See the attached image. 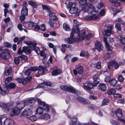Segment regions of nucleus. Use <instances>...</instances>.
Segmentation results:
<instances>
[{
  "label": "nucleus",
  "mask_w": 125,
  "mask_h": 125,
  "mask_svg": "<svg viewBox=\"0 0 125 125\" xmlns=\"http://www.w3.org/2000/svg\"><path fill=\"white\" fill-rule=\"evenodd\" d=\"M113 3V5L115 6L118 7L120 6V3L118 1V0H109Z\"/></svg>",
  "instance_id": "obj_31"
},
{
  "label": "nucleus",
  "mask_w": 125,
  "mask_h": 125,
  "mask_svg": "<svg viewBox=\"0 0 125 125\" xmlns=\"http://www.w3.org/2000/svg\"><path fill=\"white\" fill-rule=\"evenodd\" d=\"M29 103L31 104L30 105H32L35 102V100L34 99H30L28 101Z\"/></svg>",
  "instance_id": "obj_59"
},
{
  "label": "nucleus",
  "mask_w": 125,
  "mask_h": 125,
  "mask_svg": "<svg viewBox=\"0 0 125 125\" xmlns=\"http://www.w3.org/2000/svg\"><path fill=\"white\" fill-rule=\"evenodd\" d=\"M40 118L45 120H49L50 119V117L48 114L44 113L43 115L40 116Z\"/></svg>",
  "instance_id": "obj_27"
},
{
  "label": "nucleus",
  "mask_w": 125,
  "mask_h": 125,
  "mask_svg": "<svg viewBox=\"0 0 125 125\" xmlns=\"http://www.w3.org/2000/svg\"><path fill=\"white\" fill-rule=\"evenodd\" d=\"M115 27L116 28L118 31H120L121 30V25L119 23H117L116 24L115 26Z\"/></svg>",
  "instance_id": "obj_43"
},
{
  "label": "nucleus",
  "mask_w": 125,
  "mask_h": 125,
  "mask_svg": "<svg viewBox=\"0 0 125 125\" xmlns=\"http://www.w3.org/2000/svg\"><path fill=\"white\" fill-rule=\"evenodd\" d=\"M118 80L119 82H122L124 81V78L122 75H120L118 77Z\"/></svg>",
  "instance_id": "obj_50"
},
{
  "label": "nucleus",
  "mask_w": 125,
  "mask_h": 125,
  "mask_svg": "<svg viewBox=\"0 0 125 125\" xmlns=\"http://www.w3.org/2000/svg\"><path fill=\"white\" fill-rule=\"evenodd\" d=\"M64 29L66 31H69L70 30V28L68 24L66 23H64L63 25Z\"/></svg>",
  "instance_id": "obj_33"
},
{
  "label": "nucleus",
  "mask_w": 125,
  "mask_h": 125,
  "mask_svg": "<svg viewBox=\"0 0 125 125\" xmlns=\"http://www.w3.org/2000/svg\"><path fill=\"white\" fill-rule=\"evenodd\" d=\"M110 56V54L109 53H108L104 54L103 56V57L105 60H106L109 59Z\"/></svg>",
  "instance_id": "obj_40"
},
{
  "label": "nucleus",
  "mask_w": 125,
  "mask_h": 125,
  "mask_svg": "<svg viewBox=\"0 0 125 125\" xmlns=\"http://www.w3.org/2000/svg\"><path fill=\"white\" fill-rule=\"evenodd\" d=\"M77 99L78 101L82 102H83L84 100V99L83 98L80 96H78L77 98Z\"/></svg>",
  "instance_id": "obj_64"
},
{
  "label": "nucleus",
  "mask_w": 125,
  "mask_h": 125,
  "mask_svg": "<svg viewBox=\"0 0 125 125\" xmlns=\"http://www.w3.org/2000/svg\"><path fill=\"white\" fill-rule=\"evenodd\" d=\"M32 108L30 107V108L25 109L23 111L21 114L22 116L28 117L33 113Z\"/></svg>",
  "instance_id": "obj_9"
},
{
  "label": "nucleus",
  "mask_w": 125,
  "mask_h": 125,
  "mask_svg": "<svg viewBox=\"0 0 125 125\" xmlns=\"http://www.w3.org/2000/svg\"><path fill=\"white\" fill-rule=\"evenodd\" d=\"M12 72L11 68L10 67L5 72L4 74L6 76H7L11 74Z\"/></svg>",
  "instance_id": "obj_35"
},
{
  "label": "nucleus",
  "mask_w": 125,
  "mask_h": 125,
  "mask_svg": "<svg viewBox=\"0 0 125 125\" xmlns=\"http://www.w3.org/2000/svg\"><path fill=\"white\" fill-rule=\"evenodd\" d=\"M10 52L8 49H4L2 50V52L0 54L1 57L4 59L8 60L10 58Z\"/></svg>",
  "instance_id": "obj_7"
},
{
  "label": "nucleus",
  "mask_w": 125,
  "mask_h": 125,
  "mask_svg": "<svg viewBox=\"0 0 125 125\" xmlns=\"http://www.w3.org/2000/svg\"><path fill=\"white\" fill-rule=\"evenodd\" d=\"M31 72V70L30 69H28L26 70L24 72V74L25 75H30Z\"/></svg>",
  "instance_id": "obj_54"
},
{
  "label": "nucleus",
  "mask_w": 125,
  "mask_h": 125,
  "mask_svg": "<svg viewBox=\"0 0 125 125\" xmlns=\"http://www.w3.org/2000/svg\"><path fill=\"white\" fill-rule=\"evenodd\" d=\"M0 106L1 107L4 112H7L9 111L10 110H12L10 113V115L12 116H16L19 115L20 112V110L16 107H15L12 109V106L9 104H6L2 102H0Z\"/></svg>",
  "instance_id": "obj_1"
},
{
  "label": "nucleus",
  "mask_w": 125,
  "mask_h": 125,
  "mask_svg": "<svg viewBox=\"0 0 125 125\" xmlns=\"http://www.w3.org/2000/svg\"><path fill=\"white\" fill-rule=\"evenodd\" d=\"M21 14L22 15L27 16L28 14V10L26 7H23L21 11Z\"/></svg>",
  "instance_id": "obj_28"
},
{
  "label": "nucleus",
  "mask_w": 125,
  "mask_h": 125,
  "mask_svg": "<svg viewBox=\"0 0 125 125\" xmlns=\"http://www.w3.org/2000/svg\"><path fill=\"white\" fill-rule=\"evenodd\" d=\"M110 83L111 85L115 86L117 84V81L115 79L113 78L110 80Z\"/></svg>",
  "instance_id": "obj_32"
},
{
  "label": "nucleus",
  "mask_w": 125,
  "mask_h": 125,
  "mask_svg": "<svg viewBox=\"0 0 125 125\" xmlns=\"http://www.w3.org/2000/svg\"><path fill=\"white\" fill-rule=\"evenodd\" d=\"M91 16H86V20H90L97 19L99 18L98 13L96 11H92L91 13Z\"/></svg>",
  "instance_id": "obj_11"
},
{
  "label": "nucleus",
  "mask_w": 125,
  "mask_h": 125,
  "mask_svg": "<svg viewBox=\"0 0 125 125\" xmlns=\"http://www.w3.org/2000/svg\"><path fill=\"white\" fill-rule=\"evenodd\" d=\"M98 78V74L94 75L93 77V79L94 80V82L95 83L96 81L98 82L97 80Z\"/></svg>",
  "instance_id": "obj_48"
},
{
  "label": "nucleus",
  "mask_w": 125,
  "mask_h": 125,
  "mask_svg": "<svg viewBox=\"0 0 125 125\" xmlns=\"http://www.w3.org/2000/svg\"><path fill=\"white\" fill-rule=\"evenodd\" d=\"M4 90H2L1 87H0V94L1 95H5L6 94V92L7 91H5ZM7 92H8L7 91Z\"/></svg>",
  "instance_id": "obj_45"
},
{
  "label": "nucleus",
  "mask_w": 125,
  "mask_h": 125,
  "mask_svg": "<svg viewBox=\"0 0 125 125\" xmlns=\"http://www.w3.org/2000/svg\"><path fill=\"white\" fill-rule=\"evenodd\" d=\"M28 118L29 119L32 121H35L37 119V117L35 115L29 116Z\"/></svg>",
  "instance_id": "obj_38"
},
{
  "label": "nucleus",
  "mask_w": 125,
  "mask_h": 125,
  "mask_svg": "<svg viewBox=\"0 0 125 125\" xmlns=\"http://www.w3.org/2000/svg\"><path fill=\"white\" fill-rule=\"evenodd\" d=\"M95 47L99 52L103 50V47L101 42H99L97 41L95 42Z\"/></svg>",
  "instance_id": "obj_16"
},
{
  "label": "nucleus",
  "mask_w": 125,
  "mask_h": 125,
  "mask_svg": "<svg viewBox=\"0 0 125 125\" xmlns=\"http://www.w3.org/2000/svg\"><path fill=\"white\" fill-rule=\"evenodd\" d=\"M48 45L50 48L53 49V52L55 54H56L57 50V46H54L52 43H49Z\"/></svg>",
  "instance_id": "obj_25"
},
{
  "label": "nucleus",
  "mask_w": 125,
  "mask_h": 125,
  "mask_svg": "<svg viewBox=\"0 0 125 125\" xmlns=\"http://www.w3.org/2000/svg\"><path fill=\"white\" fill-rule=\"evenodd\" d=\"M76 4V3L75 2H71L68 4L69 6L71 8L73 6L75 7Z\"/></svg>",
  "instance_id": "obj_42"
},
{
  "label": "nucleus",
  "mask_w": 125,
  "mask_h": 125,
  "mask_svg": "<svg viewBox=\"0 0 125 125\" xmlns=\"http://www.w3.org/2000/svg\"><path fill=\"white\" fill-rule=\"evenodd\" d=\"M114 97L115 99L117 98H121L122 97L121 94L119 93H116L114 94Z\"/></svg>",
  "instance_id": "obj_44"
},
{
  "label": "nucleus",
  "mask_w": 125,
  "mask_h": 125,
  "mask_svg": "<svg viewBox=\"0 0 125 125\" xmlns=\"http://www.w3.org/2000/svg\"><path fill=\"white\" fill-rule=\"evenodd\" d=\"M103 6V3L101 2L99 3H98L97 6V8L99 9H100L102 8Z\"/></svg>",
  "instance_id": "obj_47"
},
{
  "label": "nucleus",
  "mask_w": 125,
  "mask_h": 125,
  "mask_svg": "<svg viewBox=\"0 0 125 125\" xmlns=\"http://www.w3.org/2000/svg\"><path fill=\"white\" fill-rule=\"evenodd\" d=\"M36 101L39 105L42 106L44 108L41 107H39L36 110V112L37 114L39 115L42 114L44 112H48L49 110V106L46 104L44 102L42 101L40 99L37 98Z\"/></svg>",
  "instance_id": "obj_2"
},
{
  "label": "nucleus",
  "mask_w": 125,
  "mask_h": 125,
  "mask_svg": "<svg viewBox=\"0 0 125 125\" xmlns=\"http://www.w3.org/2000/svg\"><path fill=\"white\" fill-rule=\"evenodd\" d=\"M95 83L93 82V83L89 82L86 85V90L89 91L90 94H92L93 93V91H91L92 89H93L94 87L96 86L99 83V82H95Z\"/></svg>",
  "instance_id": "obj_8"
},
{
  "label": "nucleus",
  "mask_w": 125,
  "mask_h": 125,
  "mask_svg": "<svg viewBox=\"0 0 125 125\" xmlns=\"http://www.w3.org/2000/svg\"><path fill=\"white\" fill-rule=\"evenodd\" d=\"M78 9L76 6H73L70 8L69 10V12L71 14H74L76 13L78 11Z\"/></svg>",
  "instance_id": "obj_26"
},
{
  "label": "nucleus",
  "mask_w": 125,
  "mask_h": 125,
  "mask_svg": "<svg viewBox=\"0 0 125 125\" xmlns=\"http://www.w3.org/2000/svg\"><path fill=\"white\" fill-rule=\"evenodd\" d=\"M12 80V78L11 77H8L6 78L5 82V83L7 84L9 83Z\"/></svg>",
  "instance_id": "obj_41"
},
{
  "label": "nucleus",
  "mask_w": 125,
  "mask_h": 125,
  "mask_svg": "<svg viewBox=\"0 0 125 125\" xmlns=\"http://www.w3.org/2000/svg\"><path fill=\"white\" fill-rule=\"evenodd\" d=\"M24 43L26 44H29L30 45L29 47H31L32 50H34L38 54H40L41 56L42 57H44L45 56V54L44 51L42 50L40 52L39 48L36 46L37 44L36 42L30 41L28 42L25 41Z\"/></svg>",
  "instance_id": "obj_3"
},
{
  "label": "nucleus",
  "mask_w": 125,
  "mask_h": 125,
  "mask_svg": "<svg viewBox=\"0 0 125 125\" xmlns=\"http://www.w3.org/2000/svg\"><path fill=\"white\" fill-rule=\"evenodd\" d=\"M102 32L104 36V40L107 50L108 51H111L112 50L113 48L109 45L107 41V37L105 36H106L110 35L111 34V31H110L108 30H104Z\"/></svg>",
  "instance_id": "obj_5"
},
{
  "label": "nucleus",
  "mask_w": 125,
  "mask_h": 125,
  "mask_svg": "<svg viewBox=\"0 0 125 125\" xmlns=\"http://www.w3.org/2000/svg\"><path fill=\"white\" fill-rule=\"evenodd\" d=\"M49 24L51 28L53 27V25L54 24V22L53 21L51 20L50 19L49 21Z\"/></svg>",
  "instance_id": "obj_53"
},
{
  "label": "nucleus",
  "mask_w": 125,
  "mask_h": 125,
  "mask_svg": "<svg viewBox=\"0 0 125 125\" xmlns=\"http://www.w3.org/2000/svg\"><path fill=\"white\" fill-rule=\"evenodd\" d=\"M79 3L81 5L84 6L82 7V10L84 12H86V0H81L79 1Z\"/></svg>",
  "instance_id": "obj_20"
},
{
  "label": "nucleus",
  "mask_w": 125,
  "mask_h": 125,
  "mask_svg": "<svg viewBox=\"0 0 125 125\" xmlns=\"http://www.w3.org/2000/svg\"><path fill=\"white\" fill-rule=\"evenodd\" d=\"M42 6L43 9L47 10L48 12L50 10L48 7L46 5H42Z\"/></svg>",
  "instance_id": "obj_62"
},
{
  "label": "nucleus",
  "mask_w": 125,
  "mask_h": 125,
  "mask_svg": "<svg viewBox=\"0 0 125 125\" xmlns=\"http://www.w3.org/2000/svg\"><path fill=\"white\" fill-rule=\"evenodd\" d=\"M52 85V84L49 82H43L41 84H39L37 85L36 88H42L44 87L45 85L49 86H51Z\"/></svg>",
  "instance_id": "obj_17"
},
{
  "label": "nucleus",
  "mask_w": 125,
  "mask_h": 125,
  "mask_svg": "<svg viewBox=\"0 0 125 125\" xmlns=\"http://www.w3.org/2000/svg\"><path fill=\"white\" fill-rule=\"evenodd\" d=\"M96 68L98 69H101V63L100 62H98L96 66Z\"/></svg>",
  "instance_id": "obj_56"
},
{
  "label": "nucleus",
  "mask_w": 125,
  "mask_h": 125,
  "mask_svg": "<svg viewBox=\"0 0 125 125\" xmlns=\"http://www.w3.org/2000/svg\"><path fill=\"white\" fill-rule=\"evenodd\" d=\"M98 87L99 89L102 91H104L106 89V87L105 85L103 83L100 84L98 85Z\"/></svg>",
  "instance_id": "obj_29"
},
{
  "label": "nucleus",
  "mask_w": 125,
  "mask_h": 125,
  "mask_svg": "<svg viewBox=\"0 0 125 125\" xmlns=\"http://www.w3.org/2000/svg\"><path fill=\"white\" fill-rule=\"evenodd\" d=\"M46 28L44 24H42L41 26L40 30L42 31H44L46 30Z\"/></svg>",
  "instance_id": "obj_60"
},
{
  "label": "nucleus",
  "mask_w": 125,
  "mask_h": 125,
  "mask_svg": "<svg viewBox=\"0 0 125 125\" xmlns=\"http://www.w3.org/2000/svg\"><path fill=\"white\" fill-rule=\"evenodd\" d=\"M53 71L52 72V74L53 76L56 75L60 74L62 71L59 69H58L57 67H55L52 68Z\"/></svg>",
  "instance_id": "obj_19"
},
{
  "label": "nucleus",
  "mask_w": 125,
  "mask_h": 125,
  "mask_svg": "<svg viewBox=\"0 0 125 125\" xmlns=\"http://www.w3.org/2000/svg\"><path fill=\"white\" fill-rule=\"evenodd\" d=\"M115 113L116 116L118 117H121L122 116V111L120 109L116 110Z\"/></svg>",
  "instance_id": "obj_30"
},
{
  "label": "nucleus",
  "mask_w": 125,
  "mask_h": 125,
  "mask_svg": "<svg viewBox=\"0 0 125 125\" xmlns=\"http://www.w3.org/2000/svg\"><path fill=\"white\" fill-rule=\"evenodd\" d=\"M14 62L15 64H18L20 60L18 57H15L14 59Z\"/></svg>",
  "instance_id": "obj_55"
},
{
  "label": "nucleus",
  "mask_w": 125,
  "mask_h": 125,
  "mask_svg": "<svg viewBox=\"0 0 125 125\" xmlns=\"http://www.w3.org/2000/svg\"><path fill=\"white\" fill-rule=\"evenodd\" d=\"M93 34L92 33L89 32L86 34V44H89L90 42L91 39L93 37Z\"/></svg>",
  "instance_id": "obj_24"
},
{
  "label": "nucleus",
  "mask_w": 125,
  "mask_h": 125,
  "mask_svg": "<svg viewBox=\"0 0 125 125\" xmlns=\"http://www.w3.org/2000/svg\"><path fill=\"white\" fill-rule=\"evenodd\" d=\"M25 104L23 101H21L20 102L18 103L17 104V108L20 110L21 109L23 108L25 106Z\"/></svg>",
  "instance_id": "obj_23"
},
{
  "label": "nucleus",
  "mask_w": 125,
  "mask_h": 125,
  "mask_svg": "<svg viewBox=\"0 0 125 125\" xmlns=\"http://www.w3.org/2000/svg\"><path fill=\"white\" fill-rule=\"evenodd\" d=\"M17 28L20 31H22L23 29L22 28V25L21 24H18L17 26Z\"/></svg>",
  "instance_id": "obj_61"
},
{
  "label": "nucleus",
  "mask_w": 125,
  "mask_h": 125,
  "mask_svg": "<svg viewBox=\"0 0 125 125\" xmlns=\"http://www.w3.org/2000/svg\"><path fill=\"white\" fill-rule=\"evenodd\" d=\"M110 123L112 125H120V124L117 122L113 120H110Z\"/></svg>",
  "instance_id": "obj_46"
},
{
  "label": "nucleus",
  "mask_w": 125,
  "mask_h": 125,
  "mask_svg": "<svg viewBox=\"0 0 125 125\" xmlns=\"http://www.w3.org/2000/svg\"><path fill=\"white\" fill-rule=\"evenodd\" d=\"M78 33V38L80 39H83L84 38V36L85 34V31L84 30H83L78 32V31H77L76 32Z\"/></svg>",
  "instance_id": "obj_21"
},
{
  "label": "nucleus",
  "mask_w": 125,
  "mask_h": 125,
  "mask_svg": "<svg viewBox=\"0 0 125 125\" xmlns=\"http://www.w3.org/2000/svg\"><path fill=\"white\" fill-rule=\"evenodd\" d=\"M28 45V46L27 47H24L22 49V50H21V48H20L18 51L17 53L19 55H21L23 52H24L27 54H29L31 53V52L32 51L31 48L29 47L30 44H26Z\"/></svg>",
  "instance_id": "obj_6"
},
{
  "label": "nucleus",
  "mask_w": 125,
  "mask_h": 125,
  "mask_svg": "<svg viewBox=\"0 0 125 125\" xmlns=\"http://www.w3.org/2000/svg\"><path fill=\"white\" fill-rule=\"evenodd\" d=\"M47 71V69L44 66H40L38 71V75H36V77H38L39 75H42L45 74V72Z\"/></svg>",
  "instance_id": "obj_14"
},
{
  "label": "nucleus",
  "mask_w": 125,
  "mask_h": 125,
  "mask_svg": "<svg viewBox=\"0 0 125 125\" xmlns=\"http://www.w3.org/2000/svg\"><path fill=\"white\" fill-rule=\"evenodd\" d=\"M60 87L63 90L75 93L77 95L80 94V91L77 90L73 86L70 85L65 86L61 85L60 86Z\"/></svg>",
  "instance_id": "obj_4"
},
{
  "label": "nucleus",
  "mask_w": 125,
  "mask_h": 125,
  "mask_svg": "<svg viewBox=\"0 0 125 125\" xmlns=\"http://www.w3.org/2000/svg\"><path fill=\"white\" fill-rule=\"evenodd\" d=\"M4 45L5 47L8 48H10L11 46V44L7 42H6L4 43Z\"/></svg>",
  "instance_id": "obj_49"
},
{
  "label": "nucleus",
  "mask_w": 125,
  "mask_h": 125,
  "mask_svg": "<svg viewBox=\"0 0 125 125\" xmlns=\"http://www.w3.org/2000/svg\"><path fill=\"white\" fill-rule=\"evenodd\" d=\"M76 69H73V72L74 74L76 75L78 73L79 74H82L83 71V68L82 66H80L76 68Z\"/></svg>",
  "instance_id": "obj_13"
},
{
  "label": "nucleus",
  "mask_w": 125,
  "mask_h": 125,
  "mask_svg": "<svg viewBox=\"0 0 125 125\" xmlns=\"http://www.w3.org/2000/svg\"><path fill=\"white\" fill-rule=\"evenodd\" d=\"M32 78L31 76L26 77L25 79L18 78L16 80L18 83L24 84L27 83L28 81H30Z\"/></svg>",
  "instance_id": "obj_12"
},
{
  "label": "nucleus",
  "mask_w": 125,
  "mask_h": 125,
  "mask_svg": "<svg viewBox=\"0 0 125 125\" xmlns=\"http://www.w3.org/2000/svg\"><path fill=\"white\" fill-rule=\"evenodd\" d=\"M52 85V84L49 82H43L41 84H39L37 85L36 88H42L44 87L45 85L49 86H51Z\"/></svg>",
  "instance_id": "obj_18"
},
{
  "label": "nucleus",
  "mask_w": 125,
  "mask_h": 125,
  "mask_svg": "<svg viewBox=\"0 0 125 125\" xmlns=\"http://www.w3.org/2000/svg\"><path fill=\"white\" fill-rule=\"evenodd\" d=\"M110 77L109 76H106L104 79V81L108 83L110 81Z\"/></svg>",
  "instance_id": "obj_63"
},
{
  "label": "nucleus",
  "mask_w": 125,
  "mask_h": 125,
  "mask_svg": "<svg viewBox=\"0 0 125 125\" xmlns=\"http://www.w3.org/2000/svg\"><path fill=\"white\" fill-rule=\"evenodd\" d=\"M115 92V89H114L112 88L109 90L107 92V93L108 95L111 94H114Z\"/></svg>",
  "instance_id": "obj_37"
},
{
  "label": "nucleus",
  "mask_w": 125,
  "mask_h": 125,
  "mask_svg": "<svg viewBox=\"0 0 125 125\" xmlns=\"http://www.w3.org/2000/svg\"><path fill=\"white\" fill-rule=\"evenodd\" d=\"M76 29L74 28L72 29V32L70 34V38H66L65 40L67 43L69 44H72L75 40V39L73 37L74 34L75 33Z\"/></svg>",
  "instance_id": "obj_10"
},
{
  "label": "nucleus",
  "mask_w": 125,
  "mask_h": 125,
  "mask_svg": "<svg viewBox=\"0 0 125 125\" xmlns=\"http://www.w3.org/2000/svg\"><path fill=\"white\" fill-rule=\"evenodd\" d=\"M48 12L49 16L51 18H52V16L55 14L53 13L52 11H51L50 10H49Z\"/></svg>",
  "instance_id": "obj_52"
},
{
  "label": "nucleus",
  "mask_w": 125,
  "mask_h": 125,
  "mask_svg": "<svg viewBox=\"0 0 125 125\" xmlns=\"http://www.w3.org/2000/svg\"><path fill=\"white\" fill-rule=\"evenodd\" d=\"M20 57L21 58L22 61H23L24 62L26 61L27 60V57L24 55H21V56Z\"/></svg>",
  "instance_id": "obj_51"
},
{
  "label": "nucleus",
  "mask_w": 125,
  "mask_h": 125,
  "mask_svg": "<svg viewBox=\"0 0 125 125\" xmlns=\"http://www.w3.org/2000/svg\"><path fill=\"white\" fill-rule=\"evenodd\" d=\"M109 102V100L108 99L105 98L102 101V105L104 106L107 105Z\"/></svg>",
  "instance_id": "obj_36"
},
{
  "label": "nucleus",
  "mask_w": 125,
  "mask_h": 125,
  "mask_svg": "<svg viewBox=\"0 0 125 125\" xmlns=\"http://www.w3.org/2000/svg\"><path fill=\"white\" fill-rule=\"evenodd\" d=\"M40 30V26L38 25H35L34 27V28L33 30L35 31H37Z\"/></svg>",
  "instance_id": "obj_57"
},
{
  "label": "nucleus",
  "mask_w": 125,
  "mask_h": 125,
  "mask_svg": "<svg viewBox=\"0 0 125 125\" xmlns=\"http://www.w3.org/2000/svg\"><path fill=\"white\" fill-rule=\"evenodd\" d=\"M30 69L31 71H35L38 70V68L37 67H33L31 68Z\"/></svg>",
  "instance_id": "obj_58"
},
{
  "label": "nucleus",
  "mask_w": 125,
  "mask_h": 125,
  "mask_svg": "<svg viewBox=\"0 0 125 125\" xmlns=\"http://www.w3.org/2000/svg\"><path fill=\"white\" fill-rule=\"evenodd\" d=\"M15 86L16 85L13 82H11L8 85L4 86L3 89L5 91L8 92L10 90V88L11 89L14 88Z\"/></svg>",
  "instance_id": "obj_15"
},
{
  "label": "nucleus",
  "mask_w": 125,
  "mask_h": 125,
  "mask_svg": "<svg viewBox=\"0 0 125 125\" xmlns=\"http://www.w3.org/2000/svg\"><path fill=\"white\" fill-rule=\"evenodd\" d=\"M29 4L31 5L33 7L36 8L37 7V5L35 2L30 1L28 2Z\"/></svg>",
  "instance_id": "obj_39"
},
{
  "label": "nucleus",
  "mask_w": 125,
  "mask_h": 125,
  "mask_svg": "<svg viewBox=\"0 0 125 125\" xmlns=\"http://www.w3.org/2000/svg\"><path fill=\"white\" fill-rule=\"evenodd\" d=\"M112 64L114 67L115 69H117L118 68L119 65L118 63L117 62L114 61H112L111 62Z\"/></svg>",
  "instance_id": "obj_34"
},
{
  "label": "nucleus",
  "mask_w": 125,
  "mask_h": 125,
  "mask_svg": "<svg viewBox=\"0 0 125 125\" xmlns=\"http://www.w3.org/2000/svg\"><path fill=\"white\" fill-rule=\"evenodd\" d=\"M14 123L13 120L9 118H7L5 120L4 124V125H13Z\"/></svg>",
  "instance_id": "obj_22"
}]
</instances>
